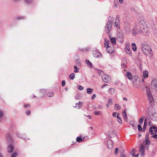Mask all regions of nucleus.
Listing matches in <instances>:
<instances>
[{"label": "nucleus", "mask_w": 157, "mask_h": 157, "mask_svg": "<svg viewBox=\"0 0 157 157\" xmlns=\"http://www.w3.org/2000/svg\"><path fill=\"white\" fill-rule=\"evenodd\" d=\"M148 30V28L146 22L143 20L139 21L138 24L134 28L133 30V34L134 31H135V34L139 33L140 32L143 33H146Z\"/></svg>", "instance_id": "nucleus-1"}, {"label": "nucleus", "mask_w": 157, "mask_h": 157, "mask_svg": "<svg viewBox=\"0 0 157 157\" xmlns=\"http://www.w3.org/2000/svg\"><path fill=\"white\" fill-rule=\"evenodd\" d=\"M114 20V18L112 16H110L108 18V21L106 24L105 29L106 32L109 33L112 26V22Z\"/></svg>", "instance_id": "nucleus-2"}, {"label": "nucleus", "mask_w": 157, "mask_h": 157, "mask_svg": "<svg viewBox=\"0 0 157 157\" xmlns=\"http://www.w3.org/2000/svg\"><path fill=\"white\" fill-rule=\"evenodd\" d=\"M142 51L144 53L147 55L151 54L152 52L150 46L147 44L144 45L142 48Z\"/></svg>", "instance_id": "nucleus-3"}, {"label": "nucleus", "mask_w": 157, "mask_h": 157, "mask_svg": "<svg viewBox=\"0 0 157 157\" xmlns=\"http://www.w3.org/2000/svg\"><path fill=\"white\" fill-rule=\"evenodd\" d=\"M102 78L103 81L105 83L108 82L110 80L109 76L105 74H103L102 75Z\"/></svg>", "instance_id": "nucleus-4"}, {"label": "nucleus", "mask_w": 157, "mask_h": 157, "mask_svg": "<svg viewBox=\"0 0 157 157\" xmlns=\"http://www.w3.org/2000/svg\"><path fill=\"white\" fill-rule=\"evenodd\" d=\"M124 50L127 54L130 56H132V52L130 50V44H126Z\"/></svg>", "instance_id": "nucleus-5"}, {"label": "nucleus", "mask_w": 157, "mask_h": 157, "mask_svg": "<svg viewBox=\"0 0 157 157\" xmlns=\"http://www.w3.org/2000/svg\"><path fill=\"white\" fill-rule=\"evenodd\" d=\"M138 78L134 77L132 78V82L133 86L136 88H137L139 87V84L137 81Z\"/></svg>", "instance_id": "nucleus-6"}, {"label": "nucleus", "mask_w": 157, "mask_h": 157, "mask_svg": "<svg viewBox=\"0 0 157 157\" xmlns=\"http://www.w3.org/2000/svg\"><path fill=\"white\" fill-rule=\"evenodd\" d=\"M157 132V128L155 126H152L149 128V132L151 134H156Z\"/></svg>", "instance_id": "nucleus-7"}, {"label": "nucleus", "mask_w": 157, "mask_h": 157, "mask_svg": "<svg viewBox=\"0 0 157 157\" xmlns=\"http://www.w3.org/2000/svg\"><path fill=\"white\" fill-rule=\"evenodd\" d=\"M147 96L150 102H151L154 101L153 97L150 92H147Z\"/></svg>", "instance_id": "nucleus-8"}, {"label": "nucleus", "mask_w": 157, "mask_h": 157, "mask_svg": "<svg viewBox=\"0 0 157 157\" xmlns=\"http://www.w3.org/2000/svg\"><path fill=\"white\" fill-rule=\"evenodd\" d=\"M106 48V51L108 53H112L114 51V48L113 47L110 46Z\"/></svg>", "instance_id": "nucleus-9"}, {"label": "nucleus", "mask_w": 157, "mask_h": 157, "mask_svg": "<svg viewBox=\"0 0 157 157\" xmlns=\"http://www.w3.org/2000/svg\"><path fill=\"white\" fill-rule=\"evenodd\" d=\"M120 24V19L118 16H117L116 18L114 26L116 27H118Z\"/></svg>", "instance_id": "nucleus-10"}, {"label": "nucleus", "mask_w": 157, "mask_h": 157, "mask_svg": "<svg viewBox=\"0 0 157 157\" xmlns=\"http://www.w3.org/2000/svg\"><path fill=\"white\" fill-rule=\"evenodd\" d=\"M94 56L96 58H98L101 56V54L98 52L95 51L93 52Z\"/></svg>", "instance_id": "nucleus-11"}, {"label": "nucleus", "mask_w": 157, "mask_h": 157, "mask_svg": "<svg viewBox=\"0 0 157 157\" xmlns=\"http://www.w3.org/2000/svg\"><path fill=\"white\" fill-rule=\"evenodd\" d=\"M109 39L111 44L113 45H116V38L114 37H112L109 36Z\"/></svg>", "instance_id": "nucleus-12"}, {"label": "nucleus", "mask_w": 157, "mask_h": 157, "mask_svg": "<svg viewBox=\"0 0 157 157\" xmlns=\"http://www.w3.org/2000/svg\"><path fill=\"white\" fill-rule=\"evenodd\" d=\"M144 147L143 145L141 144L140 146V152H141V155H142L144 154Z\"/></svg>", "instance_id": "nucleus-13"}, {"label": "nucleus", "mask_w": 157, "mask_h": 157, "mask_svg": "<svg viewBox=\"0 0 157 157\" xmlns=\"http://www.w3.org/2000/svg\"><path fill=\"white\" fill-rule=\"evenodd\" d=\"M126 76L128 79L131 80L132 79V74L129 72H127L126 73Z\"/></svg>", "instance_id": "nucleus-14"}, {"label": "nucleus", "mask_w": 157, "mask_h": 157, "mask_svg": "<svg viewBox=\"0 0 157 157\" xmlns=\"http://www.w3.org/2000/svg\"><path fill=\"white\" fill-rule=\"evenodd\" d=\"M14 149V147L10 145L8 147V151L9 153L12 152Z\"/></svg>", "instance_id": "nucleus-15"}, {"label": "nucleus", "mask_w": 157, "mask_h": 157, "mask_svg": "<svg viewBox=\"0 0 157 157\" xmlns=\"http://www.w3.org/2000/svg\"><path fill=\"white\" fill-rule=\"evenodd\" d=\"M151 86L153 89L155 90H157V84L153 82L151 84Z\"/></svg>", "instance_id": "nucleus-16"}, {"label": "nucleus", "mask_w": 157, "mask_h": 157, "mask_svg": "<svg viewBox=\"0 0 157 157\" xmlns=\"http://www.w3.org/2000/svg\"><path fill=\"white\" fill-rule=\"evenodd\" d=\"M152 116L151 117L152 119L154 121H157V114L154 113V114H152Z\"/></svg>", "instance_id": "nucleus-17"}, {"label": "nucleus", "mask_w": 157, "mask_h": 157, "mask_svg": "<svg viewBox=\"0 0 157 157\" xmlns=\"http://www.w3.org/2000/svg\"><path fill=\"white\" fill-rule=\"evenodd\" d=\"M132 48L134 51H136L137 50L136 45L135 43H133L131 44Z\"/></svg>", "instance_id": "nucleus-18"}, {"label": "nucleus", "mask_w": 157, "mask_h": 157, "mask_svg": "<svg viewBox=\"0 0 157 157\" xmlns=\"http://www.w3.org/2000/svg\"><path fill=\"white\" fill-rule=\"evenodd\" d=\"M148 72L147 71H144L143 72V77L144 78H147L148 76Z\"/></svg>", "instance_id": "nucleus-19"}, {"label": "nucleus", "mask_w": 157, "mask_h": 157, "mask_svg": "<svg viewBox=\"0 0 157 157\" xmlns=\"http://www.w3.org/2000/svg\"><path fill=\"white\" fill-rule=\"evenodd\" d=\"M82 104V103L80 101H79L78 103H76V106H75V107H76L78 109H79L81 107Z\"/></svg>", "instance_id": "nucleus-20"}, {"label": "nucleus", "mask_w": 157, "mask_h": 157, "mask_svg": "<svg viewBox=\"0 0 157 157\" xmlns=\"http://www.w3.org/2000/svg\"><path fill=\"white\" fill-rule=\"evenodd\" d=\"M109 41L108 40H105V48L110 46H109Z\"/></svg>", "instance_id": "nucleus-21"}, {"label": "nucleus", "mask_w": 157, "mask_h": 157, "mask_svg": "<svg viewBox=\"0 0 157 157\" xmlns=\"http://www.w3.org/2000/svg\"><path fill=\"white\" fill-rule=\"evenodd\" d=\"M93 89L90 88L87 89V93L88 94H91L93 92Z\"/></svg>", "instance_id": "nucleus-22"}, {"label": "nucleus", "mask_w": 157, "mask_h": 157, "mask_svg": "<svg viewBox=\"0 0 157 157\" xmlns=\"http://www.w3.org/2000/svg\"><path fill=\"white\" fill-rule=\"evenodd\" d=\"M86 63L91 68L92 67V63L88 60H86Z\"/></svg>", "instance_id": "nucleus-23"}, {"label": "nucleus", "mask_w": 157, "mask_h": 157, "mask_svg": "<svg viewBox=\"0 0 157 157\" xmlns=\"http://www.w3.org/2000/svg\"><path fill=\"white\" fill-rule=\"evenodd\" d=\"M144 117V116H143L139 119L138 122L140 124H143Z\"/></svg>", "instance_id": "nucleus-24"}, {"label": "nucleus", "mask_w": 157, "mask_h": 157, "mask_svg": "<svg viewBox=\"0 0 157 157\" xmlns=\"http://www.w3.org/2000/svg\"><path fill=\"white\" fill-rule=\"evenodd\" d=\"M122 114L126 120L127 118V115L125 110H123L122 111Z\"/></svg>", "instance_id": "nucleus-25"}, {"label": "nucleus", "mask_w": 157, "mask_h": 157, "mask_svg": "<svg viewBox=\"0 0 157 157\" xmlns=\"http://www.w3.org/2000/svg\"><path fill=\"white\" fill-rule=\"evenodd\" d=\"M130 123L133 127H135L136 125V122L134 121H131L130 122Z\"/></svg>", "instance_id": "nucleus-26"}, {"label": "nucleus", "mask_w": 157, "mask_h": 157, "mask_svg": "<svg viewBox=\"0 0 157 157\" xmlns=\"http://www.w3.org/2000/svg\"><path fill=\"white\" fill-rule=\"evenodd\" d=\"M69 77L70 79L71 80H73L75 78V74L74 73H72L69 75Z\"/></svg>", "instance_id": "nucleus-27"}, {"label": "nucleus", "mask_w": 157, "mask_h": 157, "mask_svg": "<svg viewBox=\"0 0 157 157\" xmlns=\"http://www.w3.org/2000/svg\"><path fill=\"white\" fill-rule=\"evenodd\" d=\"M115 90L114 88H110L109 89L108 92L110 94L113 93L115 92Z\"/></svg>", "instance_id": "nucleus-28"}, {"label": "nucleus", "mask_w": 157, "mask_h": 157, "mask_svg": "<svg viewBox=\"0 0 157 157\" xmlns=\"http://www.w3.org/2000/svg\"><path fill=\"white\" fill-rule=\"evenodd\" d=\"M119 113H117V117L119 120L118 121V122L120 123H122V121L121 118L119 116Z\"/></svg>", "instance_id": "nucleus-29"}, {"label": "nucleus", "mask_w": 157, "mask_h": 157, "mask_svg": "<svg viewBox=\"0 0 157 157\" xmlns=\"http://www.w3.org/2000/svg\"><path fill=\"white\" fill-rule=\"evenodd\" d=\"M108 136L110 137H112L114 135V132L113 131L109 132L108 133Z\"/></svg>", "instance_id": "nucleus-30"}, {"label": "nucleus", "mask_w": 157, "mask_h": 157, "mask_svg": "<svg viewBox=\"0 0 157 157\" xmlns=\"http://www.w3.org/2000/svg\"><path fill=\"white\" fill-rule=\"evenodd\" d=\"M115 106L116 108V109L117 110H119L121 109V106L119 105V104H115Z\"/></svg>", "instance_id": "nucleus-31"}, {"label": "nucleus", "mask_w": 157, "mask_h": 157, "mask_svg": "<svg viewBox=\"0 0 157 157\" xmlns=\"http://www.w3.org/2000/svg\"><path fill=\"white\" fill-rule=\"evenodd\" d=\"M94 113L96 115H99L101 114L102 112L101 111H95Z\"/></svg>", "instance_id": "nucleus-32"}, {"label": "nucleus", "mask_w": 157, "mask_h": 157, "mask_svg": "<svg viewBox=\"0 0 157 157\" xmlns=\"http://www.w3.org/2000/svg\"><path fill=\"white\" fill-rule=\"evenodd\" d=\"M76 140L78 142H82L83 141V140H82V138L79 137H78Z\"/></svg>", "instance_id": "nucleus-33"}, {"label": "nucleus", "mask_w": 157, "mask_h": 157, "mask_svg": "<svg viewBox=\"0 0 157 157\" xmlns=\"http://www.w3.org/2000/svg\"><path fill=\"white\" fill-rule=\"evenodd\" d=\"M138 130L139 131H141L142 130V128L140 124H138L137 125Z\"/></svg>", "instance_id": "nucleus-34"}, {"label": "nucleus", "mask_w": 157, "mask_h": 157, "mask_svg": "<svg viewBox=\"0 0 157 157\" xmlns=\"http://www.w3.org/2000/svg\"><path fill=\"white\" fill-rule=\"evenodd\" d=\"M53 95V92H50L48 93L47 96L49 97H52Z\"/></svg>", "instance_id": "nucleus-35"}, {"label": "nucleus", "mask_w": 157, "mask_h": 157, "mask_svg": "<svg viewBox=\"0 0 157 157\" xmlns=\"http://www.w3.org/2000/svg\"><path fill=\"white\" fill-rule=\"evenodd\" d=\"M74 68L75 69V70L74 71L75 73H78V69L77 67L76 66H74Z\"/></svg>", "instance_id": "nucleus-36"}, {"label": "nucleus", "mask_w": 157, "mask_h": 157, "mask_svg": "<svg viewBox=\"0 0 157 157\" xmlns=\"http://www.w3.org/2000/svg\"><path fill=\"white\" fill-rule=\"evenodd\" d=\"M145 140L147 144H150V141L148 139L145 138Z\"/></svg>", "instance_id": "nucleus-37"}, {"label": "nucleus", "mask_w": 157, "mask_h": 157, "mask_svg": "<svg viewBox=\"0 0 157 157\" xmlns=\"http://www.w3.org/2000/svg\"><path fill=\"white\" fill-rule=\"evenodd\" d=\"M108 146L110 148H112L113 147V144L112 142L110 144H108Z\"/></svg>", "instance_id": "nucleus-38"}, {"label": "nucleus", "mask_w": 157, "mask_h": 157, "mask_svg": "<svg viewBox=\"0 0 157 157\" xmlns=\"http://www.w3.org/2000/svg\"><path fill=\"white\" fill-rule=\"evenodd\" d=\"M17 155V154L16 153H14L11 154L10 157H16Z\"/></svg>", "instance_id": "nucleus-39"}, {"label": "nucleus", "mask_w": 157, "mask_h": 157, "mask_svg": "<svg viewBox=\"0 0 157 157\" xmlns=\"http://www.w3.org/2000/svg\"><path fill=\"white\" fill-rule=\"evenodd\" d=\"M65 80H63L62 82V85L63 86H64L65 85Z\"/></svg>", "instance_id": "nucleus-40"}, {"label": "nucleus", "mask_w": 157, "mask_h": 157, "mask_svg": "<svg viewBox=\"0 0 157 157\" xmlns=\"http://www.w3.org/2000/svg\"><path fill=\"white\" fill-rule=\"evenodd\" d=\"M78 89L80 90H82L83 89V87L81 86H79L78 87Z\"/></svg>", "instance_id": "nucleus-41"}, {"label": "nucleus", "mask_w": 157, "mask_h": 157, "mask_svg": "<svg viewBox=\"0 0 157 157\" xmlns=\"http://www.w3.org/2000/svg\"><path fill=\"white\" fill-rule=\"evenodd\" d=\"M112 99H109L108 100V103H112Z\"/></svg>", "instance_id": "nucleus-42"}, {"label": "nucleus", "mask_w": 157, "mask_h": 157, "mask_svg": "<svg viewBox=\"0 0 157 157\" xmlns=\"http://www.w3.org/2000/svg\"><path fill=\"white\" fill-rule=\"evenodd\" d=\"M118 151V148H116L115 150V153L116 154V155L117 154Z\"/></svg>", "instance_id": "nucleus-43"}, {"label": "nucleus", "mask_w": 157, "mask_h": 157, "mask_svg": "<svg viewBox=\"0 0 157 157\" xmlns=\"http://www.w3.org/2000/svg\"><path fill=\"white\" fill-rule=\"evenodd\" d=\"M26 113L27 115H29L30 114L31 111L30 110H28V111H27L26 112Z\"/></svg>", "instance_id": "nucleus-44"}, {"label": "nucleus", "mask_w": 157, "mask_h": 157, "mask_svg": "<svg viewBox=\"0 0 157 157\" xmlns=\"http://www.w3.org/2000/svg\"><path fill=\"white\" fill-rule=\"evenodd\" d=\"M117 113L116 112H115L113 113V116L114 117H116V115L117 114Z\"/></svg>", "instance_id": "nucleus-45"}, {"label": "nucleus", "mask_w": 157, "mask_h": 157, "mask_svg": "<svg viewBox=\"0 0 157 157\" xmlns=\"http://www.w3.org/2000/svg\"><path fill=\"white\" fill-rule=\"evenodd\" d=\"M121 67H122L124 68H125L126 67V66H125V64L124 63H122V64H121Z\"/></svg>", "instance_id": "nucleus-46"}, {"label": "nucleus", "mask_w": 157, "mask_h": 157, "mask_svg": "<svg viewBox=\"0 0 157 157\" xmlns=\"http://www.w3.org/2000/svg\"><path fill=\"white\" fill-rule=\"evenodd\" d=\"M96 96L95 94H94L91 97V99L93 100L96 97Z\"/></svg>", "instance_id": "nucleus-47"}, {"label": "nucleus", "mask_w": 157, "mask_h": 157, "mask_svg": "<svg viewBox=\"0 0 157 157\" xmlns=\"http://www.w3.org/2000/svg\"><path fill=\"white\" fill-rule=\"evenodd\" d=\"M3 115V113L2 111H0V118Z\"/></svg>", "instance_id": "nucleus-48"}, {"label": "nucleus", "mask_w": 157, "mask_h": 157, "mask_svg": "<svg viewBox=\"0 0 157 157\" xmlns=\"http://www.w3.org/2000/svg\"><path fill=\"white\" fill-rule=\"evenodd\" d=\"M155 139H157V134H155L152 136Z\"/></svg>", "instance_id": "nucleus-49"}, {"label": "nucleus", "mask_w": 157, "mask_h": 157, "mask_svg": "<svg viewBox=\"0 0 157 157\" xmlns=\"http://www.w3.org/2000/svg\"><path fill=\"white\" fill-rule=\"evenodd\" d=\"M121 157H126V156L125 155L123 154H121Z\"/></svg>", "instance_id": "nucleus-50"}, {"label": "nucleus", "mask_w": 157, "mask_h": 157, "mask_svg": "<svg viewBox=\"0 0 157 157\" xmlns=\"http://www.w3.org/2000/svg\"><path fill=\"white\" fill-rule=\"evenodd\" d=\"M149 137V135L148 134H147L145 138H147V139H148Z\"/></svg>", "instance_id": "nucleus-51"}, {"label": "nucleus", "mask_w": 157, "mask_h": 157, "mask_svg": "<svg viewBox=\"0 0 157 157\" xmlns=\"http://www.w3.org/2000/svg\"><path fill=\"white\" fill-rule=\"evenodd\" d=\"M119 1L121 3H122L123 2V0H119Z\"/></svg>", "instance_id": "nucleus-52"}, {"label": "nucleus", "mask_w": 157, "mask_h": 157, "mask_svg": "<svg viewBox=\"0 0 157 157\" xmlns=\"http://www.w3.org/2000/svg\"><path fill=\"white\" fill-rule=\"evenodd\" d=\"M147 124L146 119H145L144 122V126Z\"/></svg>", "instance_id": "nucleus-53"}, {"label": "nucleus", "mask_w": 157, "mask_h": 157, "mask_svg": "<svg viewBox=\"0 0 157 157\" xmlns=\"http://www.w3.org/2000/svg\"><path fill=\"white\" fill-rule=\"evenodd\" d=\"M107 86V85L106 84H105L104 85H103L102 87H101V88H103L105 86Z\"/></svg>", "instance_id": "nucleus-54"}, {"label": "nucleus", "mask_w": 157, "mask_h": 157, "mask_svg": "<svg viewBox=\"0 0 157 157\" xmlns=\"http://www.w3.org/2000/svg\"><path fill=\"white\" fill-rule=\"evenodd\" d=\"M123 100H124L125 101H127V99L126 98H123Z\"/></svg>", "instance_id": "nucleus-55"}, {"label": "nucleus", "mask_w": 157, "mask_h": 157, "mask_svg": "<svg viewBox=\"0 0 157 157\" xmlns=\"http://www.w3.org/2000/svg\"><path fill=\"white\" fill-rule=\"evenodd\" d=\"M134 155H135V152L134 151L133 152V153L131 154V155L132 156H134Z\"/></svg>", "instance_id": "nucleus-56"}, {"label": "nucleus", "mask_w": 157, "mask_h": 157, "mask_svg": "<svg viewBox=\"0 0 157 157\" xmlns=\"http://www.w3.org/2000/svg\"><path fill=\"white\" fill-rule=\"evenodd\" d=\"M139 154H138L135 155V157H138Z\"/></svg>", "instance_id": "nucleus-57"}, {"label": "nucleus", "mask_w": 157, "mask_h": 157, "mask_svg": "<svg viewBox=\"0 0 157 157\" xmlns=\"http://www.w3.org/2000/svg\"><path fill=\"white\" fill-rule=\"evenodd\" d=\"M24 106H25V107H27L29 106V105L28 104L27 105H25Z\"/></svg>", "instance_id": "nucleus-58"}, {"label": "nucleus", "mask_w": 157, "mask_h": 157, "mask_svg": "<svg viewBox=\"0 0 157 157\" xmlns=\"http://www.w3.org/2000/svg\"><path fill=\"white\" fill-rule=\"evenodd\" d=\"M109 104H108H108H107V105H106L107 107H109Z\"/></svg>", "instance_id": "nucleus-59"}, {"label": "nucleus", "mask_w": 157, "mask_h": 157, "mask_svg": "<svg viewBox=\"0 0 157 157\" xmlns=\"http://www.w3.org/2000/svg\"><path fill=\"white\" fill-rule=\"evenodd\" d=\"M0 157H2V154L0 153Z\"/></svg>", "instance_id": "nucleus-60"}, {"label": "nucleus", "mask_w": 157, "mask_h": 157, "mask_svg": "<svg viewBox=\"0 0 157 157\" xmlns=\"http://www.w3.org/2000/svg\"><path fill=\"white\" fill-rule=\"evenodd\" d=\"M88 117H89V118L90 119H91V116H88Z\"/></svg>", "instance_id": "nucleus-61"}, {"label": "nucleus", "mask_w": 157, "mask_h": 157, "mask_svg": "<svg viewBox=\"0 0 157 157\" xmlns=\"http://www.w3.org/2000/svg\"><path fill=\"white\" fill-rule=\"evenodd\" d=\"M25 2H27V3L28 2L27 0H25Z\"/></svg>", "instance_id": "nucleus-62"}, {"label": "nucleus", "mask_w": 157, "mask_h": 157, "mask_svg": "<svg viewBox=\"0 0 157 157\" xmlns=\"http://www.w3.org/2000/svg\"><path fill=\"white\" fill-rule=\"evenodd\" d=\"M98 108L101 109L102 108V107L101 106H99Z\"/></svg>", "instance_id": "nucleus-63"}, {"label": "nucleus", "mask_w": 157, "mask_h": 157, "mask_svg": "<svg viewBox=\"0 0 157 157\" xmlns=\"http://www.w3.org/2000/svg\"><path fill=\"white\" fill-rule=\"evenodd\" d=\"M124 60H125V61L126 60V58H124Z\"/></svg>", "instance_id": "nucleus-64"}]
</instances>
